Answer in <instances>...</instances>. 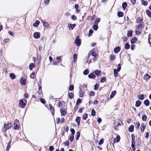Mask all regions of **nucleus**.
Instances as JSON below:
<instances>
[{
    "label": "nucleus",
    "instance_id": "864d4df0",
    "mask_svg": "<svg viewBox=\"0 0 151 151\" xmlns=\"http://www.w3.org/2000/svg\"><path fill=\"white\" fill-rule=\"evenodd\" d=\"M78 104H76V106H75L73 109V111L74 112H75L77 110L78 108Z\"/></svg>",
    "mask_w": 151,
    "mask_h": 151
},
{
    "label": "nucleus",
    "instance_id": "393cba45",
    "mask_svg": "<svg viewBox=\"0 0 151 151\" xmlns=\"http://www.w3.org/2000/svg\"><path fill=\"white\" fill-rule=\"evenodd\" d=\"M141 1L142 4L145 6H147L148 3L147 1L144 0H141Z\"/></svg>",
    "mask_w": 151,
    "mask_h": 151
},
{
    "label": "nucleus",
    "instance_id": "c9c22d12",
    "mask_svg": "<svg viewBox=\"0 0 151 151\" xmlns=\"http://www.w3.org/2000/svg\"><path fill=\"white\" fill-rule=\"evenodd\" d=\"M147 117L146 115H144L142 116V119L143 121H146Z\"/></svg>",
    "mask_w": 151,
    "mask_h": 151
},
{
    "label": "nucleus",
    "instance_id": "f8f14e48",
    "mask_svg": "<svg viewBox=\"0 0 151 151\" xmlns=\"http://www.w3.org/2000/svg\"><path fill=\"white\" fill-rule=\"evenodd\" d=\"M76 26V24H69L68 25L69 28L70 29H73Z\"/></svg>",
    "mask_w": 151,
    "mask_h": 151
},
{
    "label": "nucleus",
    "instance_id": "a19ab883",
    "mask_svg": "<svg viewBox=\"0 0 151 151\" xmlns=\"http://www.w3.org/2000/svg\"><path fill=\"white\" fill-rule=\"evenodd\" d=\"M74 138V135H70L69 139L70 142H72Z\"/></svg>",
    "mask_w": 151,
    "mask_h": 151
},
{
    "label": "nucleus",
    "instance_id": "6e6d98bb",
    "mask_svg": "<svg viewBox=\"0 0 151 151\" xmlns=\"http://www.w3.org/2000/svg\"><path fill=\"white\" fill-rule=\"evenodd\" d=\"M70 131L71 132V135H74L75 134V130L73 128H71L70 129Z\"/></svg>",
    "mask_w": 151,
    "mask_h": 151
},
{
    "label": "nucleus",
    "instance_id": "7ed1b4c3",
    "mask_svg": "<svg viewBox=\"0 0 151 151\" xmlns=\"http://www.w3.org/2000/svg\"><path fill=\"white\" fill-rule=\"evenodd\" d=\"M118 67L117 69H114V76L115 77H117L118 76V72L120 71L121 69V65L120 63L118 64Z\"/></svg>",
    "mask_w": 151,
    "mask_h": 151
},
{
    "label": "nucleus",
    "instance_id": "72a5a7b5",
    "mask_svg": "<svg viewBox=\"0 0 151 151\" xmlns=\"http://www.w3.org/2000/svg\"><path fill=\"white\" fill-rule=\"evenodd\" d=\"M9 76L12 79H14L15 78V75L13 73H10Z\"/></svg>",
    "mask_w": 151,
    "mask_h": 151
},
{
    "label": "nucleus",
    "instance_id": "774afa93",
    "mask_svg": "<svg viewBox=\"0 0 151 151\" xmlns=\"http://www.w3.org/2000/svg\"><path fill=\"white\" fill-rule=\"evenodd\" d=\"M54 149V147L52 146H50L49 147V150L50 151H53Z\"/></svg>",
    "mask_w": 151,
    "mask_h": 151
},
{
    "label": "nucleus",
    "instance_id": "cd10ccee",
    "mask_svg": "<svg viewBox=\"0 0 151 151\" xmlns=\"http://www.w3.org/2000/svg\"><path fill=\"white\" fill-rule=\"evenodd\" d=\"M127 4L126 2H124L122 3V6L123 9H125L126 7L127 6Z\"/></svg>",
    "mask_w": 151,
    "mask_h": 151
},
{
    "label": "nucleus",
    "instance_id": "1a4fd4ad",
    "mask_svg": "<svg viewBox=\"0 0 151 151\" xmlns=\"http://www.w3.org/2000/svg\"><path fill=\"white\" fill-rule=\"evenodd\" d=\"M26 79H23V77H21L20 80V83L22 85H24L26 84Z\"/></svg>",
    "mask_w": 151,
    "mask_h": 151
},
{
    "label": "nucleus",
    "instance_id": "c85d7f7f",
    "mask_svg": "<svg viewBox=\"0 0 151 151\" xmlns=\"http://www.w3.org/2000/svg\"><path fill=\"white\" fill-rule=\"evenodd\" d=\"M141 23V24H138L137 26V28L138 29H139L140 28H142L144 27V23L143 22H142Z\"/></svg>",
    "mask_w": 151,
    "mask_h": 151
},
{
    "label": "nucleus",
    "instance_id": "58836bf2",
    "mask_svg": "<svg viewBox=\"0 0 151 151\" xmlns=\"http://www.w3.org/2000/svg\"><path fill=\"white\" fill-rule=\"evenodd\" d=\"M146 13L148 16L151 18V12L149 10H147L146 11Z\"/></svg>",
    "mask_w": 151,
    "mask_h": 151
},
{
    "label": "nucleus",
    "instance_id": "680f3d73",
    "mask_svg": "<svg viewBox=\"0 0 151 151\" xmlns=\"http://www.w3.org/2000/svg\"><path fill=\"white\" fill-rule=\"evenodd\" d=\"M104 143V140L103 139H101L99 141L98 144L99 145H101L103 144Z\"/></svg>",
    "mask_w": 151,
    "mask_h": 151
},
{
    "label": "nucleus",
    "instance_id": "423d86ee",
    "mask_svg": "<svg viewBox=\"0 0 151 151\" xmlns=\"http://www.w3.org/2000/svg\"><path fill=\"white\" fill-rule=\"evenodd\" d=\"M135 135L133 134L131 135V146L135 145Z\"/></svg>",
    "mask_w": 151,
    "mask_h": 151
},
{
    "label": "nucleus",
    "instance_id": "412c9836",
    "mask_svg": "<svg viewBox=\"0 0 151 151\" xmlns=\"http://www.w3.org/2000/svg\"><path fill=\"white\" fill-rule=\"evenodd\" d=\"M40 22L39 20H36L35 22L33 24V27H37L39 24Z\"/></svg>",
    "mask_w": 151,
    "mask_h": 151
},
{
    "label": "nucleus",
    "instance_id": "f704fd0d",
    "mask_svg": "<svg viewBox=\"0 0 151 151\" xmlns=\"http://www.w3.org/2000/svg\"><path fill=\"white\" fill-rule=\"evenodd\" d=\"M115 139L113 137H112L111 138L110 143L114 145L115 143Z\"/></svg>",
    "mask_w": 151,
    "mask_h": 151
},
{
    "label": "nucleus",
    "instance_id": "49530a36",
    "mask_svg": "<svg viewBox=\"0 0 151 151\" xmlns=\"http://www.w3.org/2000/svg\"><path fill=\"white\" fill-rule=\"evenodd\" d=\"M106 79L105 77H102L100 80V82L101 83H103L106 81Z\"/></svg>",
    "mask_w": 151,
    "mask_h": 151
},
{
    "label": "nucleus",
    "instance_id": "2eb2a0df",
    "mask_svg": "<svg viewBox=\"0 0 151 151\" xmlns=\"http://www.w3.org/2000/svg\"><path fill=\"white\" fill-rule=\"evenodd\" d=\"M80 117L78 116H77L76 117L75 121L77 123L78 126H79L80 125Z\"/></svg>",
    "mask_w": 151,
    "mask_h": 151
},
{
    "label": "nucleus",
    "instance_id": "13d9d810",
    "mask_svg": "<svg viewBox=\"0 0 151 151\" xmlns=\"http://www.w3.org/2000/svg\"><path fill=\"white\" fill-rule=\"evenodd\" d=\"M38 89H39L38 93H39V94L40 95V93H41L42 92V91H40V90L42 88V86H40L39 85V83H38Z\"/></svg>",
    "mask_w": 151,
    "mask_h": 151
},
{
    "label": "nucleus",
    "instance_id": "09e8293b",
    "mask_svg": "<svg viewBox=\"0 0 151 151\" xmlns=\"http://www.w3.org/2000/svg\"><path fill=\"white\" fill-rule=\"evenodd\" d=\"M74 88V86L73 85H71L69 88V90L70 91H72L73 90Z\"/></svg>",
    "mask_w": 151,
    "mask_h": 151
},
{
    "label": "nucleus",
    "instance_id": "a18cd8bd",
    "mask_svg": "<svg viewBox=\"0 0 151 151\" xmlns=\"http://www.w3.org/2000/svg\"><path fill=\"white\" fill-rule=\"evenodd\" d=\"M100 18H97L94 22V24H97L98 23L100 22Z\"/></svg>",
    "mask_w": 151,
    "mask_h": 151
},
{
    "label": "nucleus",
    "instance_id": "20e7f679",
    "mask_svg": "<svg viewBox=\"0 0 151 151\" xmlns=\"http://www.w3.org/2000/svg\"><path fill=\"white\" fill-rule=\"evenodd\" d=\"M19 124V121L17 119L15 120L14 123V129L15 130L18 129L19 128L18 125Z\"/></svg>",
    "mask_w": 151,
    "mask_h": 151
},
{
    "label": "nucleus",
    "instance_id": "e433bc0d",
    "mask_svg": "<svg viewBox=\"0 0 151 151\" xmlns=\"http://www.w3.org/2000/svg\"><path fill=\"white\" fill-rule=\"evenodd\" d=\"M98 25L97 24H94L93 26V28L95 30H97L98 29Z\"/></svg>",
    "mask_w": 151,
    "mask_h": 151
},
{
    "label": "nucleus",
    "instance_id": "39448f33",
    "mask_svg": "<svg viewBox=\"0 0 151 151\" xmlns=\"http://www.w3.org/2000/svg\"><path fill=\"white\" fill-rule=\"evenodd\" d=\"M75 43L76 44L77 46H79L81 45V40L79 38V37H77L76 39L75 40Z\"/></svg>",
    "mask_w": 151,
    "mask_h": 151
},
{
    "label": "nucleus",
    "instance_id": "a211bd4d",
    "mask_svg": "<svg viewBox=\"0 0 151 151\" xmlns=\"http://www.w3.org/2000/svg\"><path fill=\"white\" fill-rule=\"evenodd\" d=\"M137 40V38L136 37H134L131 40V43L132 44H133L136 42Z\"/></svg>",
    "mask_w": 151,
    "mask_h": 151
},
{
    "label": "nucleus",
    "instance_id": "79ce46f5",
    "mask_svg": "<svg viewBox=\"0 0 151 151\" xmlns=\"http://www.w3.org/2000/svg\"><path fill=\"white\" fill-rule=\"evenodd\" d=\"M91 115L93 116H95L96 115V111L93 109H92Z\"/></svg>",
    "mask_w": 151,
    "mask_h": 151
},
{
    "label": "nucleus",
    "instance_id": "052dcab7",
    "mask_svg": "<svg viewBox=\"0 0 151 151\" xmlns=\"http://www.w3.org/2000/svg\"><path fill=\"white\" fill-rule=\"evenodd\" d=\"M40 101L43 104H45L46 103L45 101L42 98H40Z\"/></svg>",
    "mask_w": 151,
    "mask_h": 151
},
{
    "label": "nucleus",
    "instance_id": "e2e57ef3",
    "mask_svg": "<svg viewBox=\"0 0 151 151\" xmlns=\"http://www.w3.org/2000/svg\"><path fill=\"white\" fill-rule=\"evenodd\" d=\"M95 94L94 92L93 91H91L89 93L90 96H93Z\"/></svg>",
    "mask_w": 151,
    "mask_h": 151
},
{
    "label": "nucleus",
    "instance_id": "f03ea898",
    "mask_svg": "<svg viewBox=\"0 0 151 151\" xmlns=\"http://www.w3.org/2000/svg\"><path fill=\"white\" fill-rule=\"evenodd\" d=\"M12 126V124L11 123H8L7 124H4V128H3L2 131L3 132H5L7 129H9Z\"/></svg>",
    "mask_w": 151,
    "mask_h": 151
},
{
    "label": "nucleus",
    "instance_id": "7c9ffc66",
    "mask_svg": "<svg viewBox=\"0 0 151 151\" xmlns=\"http://www.w3.org/2000/svg\"><path fill=\"white\" fill-rule=\"evenodd\" d=\"M68 97L70 99H72L74 97L73 93L72 92L68 93Z\"/></svg>",
    "mask_w": 151,
    "mask_h": 151
},
{
    "label": "nucleus",
    "instance_id": "9b49d317",
    "mask_svg": "<svg viewBox=\"0 0 151 151\" xmlns=\"http://www.w3.org/2000/svg\"><path fill=\"white\" fill-rule=\"evenodd\" d=\"M42 22L44 26L45 27L47 28L49 26V24L48 22L45 21L43 20H42Z\"/></svg>",
    "mask_w": 151,
    "mask_h": 151
},
{
    "label": "nucleus",
    "instance_id": "69168bd1",
    "mask_svg": "<svg viewBox=\"0 0 151 151\" xmlns=\"http://www.w3.org/2000/svg\"><path fill=\"white\" fill-rule=\"evenodd\" d=\"M50 0H45L44 1V4L46 5H48L50 2Z\"/></svg>",
    "mask_w": 151,
    "mask_h": 151
},
{
    "label": "nucleus",
    "instance_id": "a878e982",
    "mask_svg": "<svg viewBox=\"0 0 151 151\" xmlns=\"http://www.w3.org/2000/svg\"><path fill=\"white\" fill-rule=\"evenodd\" d=\"M141 126H142V127L141 128V132H144L145 129L146 128V126L145 125H144V124H141Z\"/></svg>",
    "mask_w": 151,
    "mask_h": 151
},
{
    "label": "nucleus",
    "instance_id": "dca6fc26",
    "mask_svg": "<svg viewBox=\"0 0 151 151\" xmlns=\"http://www.w3.org/2000/svg\"><path fill=\"white\" fill-rule=\"evenodd\" d=\"M142 103L141 101L140 100H137L136 101L135 106L136 107H139Z\"/></svg>",
    "mask_w": 151,
    "mask_h": 151
},
{
    "label": "nucleus",
    "instance_id": "ddd939ff",
    "mask_svg": "<svg viewBox=\"0 0 151 151\" xmlns=\"http://www.w3.org/2000/svg\"><path fill=\"white\" fill-rule=\"evenodd\" d=\"M151 77L148 73H147L144 76L143 78L147 81H148Z\"/></svg>",
    "mask_w": 151,
    "mask_h": 151
},
{
    "label": "nucleus",
    "instance_id": "5fc2aeb1",
    "mask_svg": "<svg viewBox=\"0 0 151 151\" xmlns=\"http://www.w3.org/2000/svg\"><path fill=\"white\" fill-rule=\"evenodd\" d=\"M35 73L34 72H32L30 75V78L34 79V76L35 75Z\"/></svg>",
    "mask_w": 151,
    "mask_h": 151
},
{
    "label": "nucleus",
    "instance_id": "c03bdc74",
    "mask_svg": "<svg viewBox=\"0 0 151 151\" xmlns=\"http://www.w3.org/2000/svg\"><path fill=\"white\" fill-rule=\"evenodd\" d=\"M66 114V112L64 110L61 111V114L62 116H65Z\"/></svg>",
    "mask_w": 151,
    "mask_h": 151
},
{
    "label": "nucleus",
    "instance_id": "338daca9",
    "mask_svg": "<svg viewBox=\"0 0 151 151\" xmlns=\"http://www.w3.org/2000/svg\"><path fill=\"white\" fill-rule=\"evenodd\" d=\"M71 19L74 20H76L77 19L76 17L74 15H72L71 17Z\"/></svg>",
    "mask_w": 151,
    "mask_h": 151
},
{
    "label": "nucleus",
    "instance_id": "5701e85b",
    "mask_svg": "<svg viewBox=\"0 0 151 151\" xmlns=\"http://www.w3.org/2000/svg\"><path fill=\"white\" fill-rule=\"evenodd\" d=\"M116 93V91H114L111 92V94L110 96L111 99H112Z\"/></svg>",
    "mask_w": 151,
    "mask_h": 151
},
{
    "label": "nucleus",
    "instance_id": "4c0bfd02",
    "mask_svg": "<svg viewBox=\"0 0 151 151\" xmlns=\"http://www.w3.org/2000/svg\"><path fill=\"white\" fill-rule=\"evenodd\" d=\"M115 58V56L114 55H111L110 56V61H112L114 60Z\"/></svg>",
    "mask_w": 151,
    "mask_h": 151
},
{
    "label": "nucleus",
    "instance_id": "4be33fe9",
    "mask_svg": "<svg viewBox=\"0 0 151 151\" xmlns=\"http://www.w3.org/2000/svg\"><path fill=\"white\" fill-rule=\"evenodd\" d=\"M35 67V64L34 63H31L29 65V69L30 70H32L33 68Z\"/></svg>",
    "mask_w": 151,
    "mask_h": 151
},
{
    "label": "nucleus",
    "instance_id": "6ab92c4d",
    "mask_svg": "<svg viewBox=\"0 0 151 151\" xmlns=\"http://www.w3.org/2000/svg\"><path fill=\"white\" fill-rule=\"evenodd\" d=\"M11 139H11L9 141V143L7 145V147L6 148V151H9V150L10 148V147H11V144L12 143Z\"/></svg>",
    "mask_w": 151,
    "mask_h": 151
},
{
    "label": "nucleus",
    "instance_id": "4d7b16f0",
    "mask_svg": "<svg viewBox=\"0 0 151 151\" xmlns=\"http://www.w3.org/2000/svg\"><path fill=\"white\" fill-rule=\"evenodd\" d=\"M99 87V85L98 84H96L94 86V89L95 90H97L98 89Z\"/></svg>",
    "mask_w": 151,
    "mask_h": 151
},
{
    "label": "nucleus",
    "instance_id": "c756f323",
    "mask_svg": "<svg viewBox=\"0 0 151 151\" xmlns=\"http://www.w3.org/2000/svg\"><path fill=\"white\" fill-rule=\"evenodd\" d=\"M117 15L119 17H122L124 15L123 13L122 12H117Z\"/></svg>",
    "mask_w": 151,
    "mask_h": 151
},
{
    "label": "nucleus",
    "instance_id": "3c124183",
    "mask_svg": "<svg viewBox=\"0 0 151 151\" xmlns=\"http://www.w3.org/2000/svg\"><path fill=\"white\" fill-rule=\"evenodd\" d=\"M81 100L80 98H78L77 99V101H76V104H80L81 103Z\"/></svg>",
    "mask_w": 151,
    "mask_h": 151
},
{
    "label": "nucleus",
    "instance_id": "37998d69",
    "mask_svg": "<svg viewBox=\"0 0 151 151\" xmlns=\"http://www.w3.org/2000/svg\"><path fill=\"white\" fill-rule=\"evenodd\" d=\"M88 116V115L86 113L84 114L83 116V119L84 120H86Z\"/></svg>",
    "mask_w": 151,
    "mask_h": 151
},
{
    "label": "nucleus",
    "instance_id": "4468645a",
    "mask_svg": "<svg viewBox=\"0 0 151 151\" xmlns=\"http://www.w3.org/2000/svg\"><path fill=\"white\" fill-rule=\"evenodd\" d=\"M101 71L98 70H96L93 71V73L96 75L97 76H98L100 75L101 73Z\"/></svg>",
    "mask_w": 151,
    "mask_h": 151
},
{
    "label": "nucleus",
    "instance_id": "8fccbe9b",
    "mask_svg": "<svg viewBox=\"0 0 151 151\" xmlns=\"http://www.w3.org/2000/svg\"><path fill=\"white\" fill-rule=\"evenodd\" d=\"M89 73L88 70L86 69L83 72V74L85 75H86Z\"/></svg>",
    "mask_w": 151,
    "mask_h": 151
},
{
    "label": "nucleus",
    "instance_id": "aec40b11",
    "mask_svg": "<svg viewBox=\"0 0 151 151\" xmlns=\"http://www.w3.org/2000/svg\"><path fill=\"white\" fill-rule=\"evenodd\" d=\"M134 126L133 125H131L128 128V131L130 132H132L134 131Z\"/></svg>",
    "mask_w": 151,
    "mask_h": 151
},
{
    "label": "nucleus",
    "instance_id": "2f4dec72",
    "mask_svg": "<svg viewBox=\"0 0 151 151\" xmlns=\"http://www.w3.org/2000/svg\"><path fill=\"white\" fill-rule=\"evenodd\" d=\"M144 95L143 94H141L138 96V98L139 100H143L144 99Z\"/></svg>",
    "mask_w": 151,
    "mask_h": 151
},
{
    "label": "nucleus",
    "instance_id": "f257e3e1",
    "mask_svg": "<svg viewBox=\"0 0 151 151\" xmlns=\"http://www.w3.org/2000/svg\"><path fill=\"white\" fill-rule=\"evenodd\" d=\"M27 101L24 99H23L19 101V104L22 108H24L25 106L27 103Z\"/></svg>",
    "mask_w": 151,
    "mask_h": 151
},
{
    "label": "nucleus",
    "instance_id": "bb28decb",
    "mask_svg": "<svg viewBox=\"0 0 151 151\" xmlns=\"http://www.w3.org/2000/svg\"><path fill=\"white\" fill-rule=\"evenodd\" d=\"M74 7L76 9V12L78 13H79L80 12V10L78 9L79 8L78 5V4H75L74 5Z\"/></svg>",
    "mask_w": 151,
    "mask_h": 151
},
{
    "label": "nucleus",
    "instance_id": "9d476101",
    "mask_svg": "<svg viewBox=\"0 0 151 151\" xmlns=\"http://www.w3.org/2000/svg\"><path fill=\"white\" fill-rule=\"evenodd\" d=\"M121 50V47L119 46H117L115 47L114 50V52L115 53H118Z\"/></svg>",
    "mask_w": 151,
    "mask_h": 151
},
{
    "label": "nucleus",
    "instance_id": "bf43d9fd",
    "mask_svg": "<svg viewBox=\"0 0 151 151\" xmlns=\"http://www.w3.org/2000/svg\"><path fill=\"white\" fill-rule=\"evenodd\" d=\"M120 137L119 135H118L116 137V142H118L120 140Z\"/></svg>",
    "mask_w": 151,
    "mask_h": 151
},
{
    "label": "nucleus",
    "instance_id": "473e14b6",
    "mask_svg": "<svg viewBox=\"0 0 151 151\" xmlns=\"http://www.w3.org/2000/svg\"><path fill=\"white\" fill-rule=\"evenodd\" d=\"M132 35V31L131 30L128 31L127 32V36L128 37H131Z\"/></svg>",
    "mask_w": 151,
    "mask_h": 151
},
{
    "label": "nucleus",
    "instance_id": "0e129e2a",
    "mask_svg": "<svg viewBox=\"0 0 151 151\" xmlns=\"http://www.w3.org/2000/svg\"><path fill=\"white\" fill-rule=\"evenodd\" d=\"M82 91L81 89V88H80V91H79L80 97H81L83 96V94L82 93Z\"/></svg>",
    "mask_w": 151,
    "mask_h": 151
},
{
    "label": "nucleus",
    "instance_id": "b1692460",
    "mask_svg": "<svg viewBox=\"0 0 151 151\" xmlns=\"http://www.w3.org/2000/svg\"><path fill=\"white\" fill-rule=\"evenodd\" d=\"M144 104L146 106H148L150 104V102L149 100L147 99L144 101Z\"/></svg>",
    "mask_w": 151,
    "mask_h": 151
},
{
    "label": "nucleus",
    "instance_id": "0eeeda50",
    "mask_svg": "<svg viewBox=\"0 0 151 151\" xmlns=\"http://www.w3.org/2000/svg\"><path fill=\"white\" fill-rule=\"evenodd\" d=\"M40 33L39 32H35L33 34V37L35 39L40 38Z\"/></svg>",
    "mask_w": 151,
    "mask_h": 151
},
{
    "label": "nucleus",
    "instance_id": "6e6552de",
    "mask_svg": "<svg viewBox=\"0 0 151 151\" xmlns=\"http://www.w3.org/2000/svg\"><path fill=\"white\" fill-rule=\"evenodd\" d=\"M94 73H93H93H90L88 75V77L89 78H91V79H94L96 77V75H94Z\"/></svg>",
    "mask_w": 151,
    "mask_h": 151
},
{
    "label": "nucleus",
    "instance_id": "de8ad7c7",
    "mask_svg": "<svg viewBox=\"0 0 151 151\" xmlns=\"http://www.w3.org/2000/svg\"><path fill=\"white\" fill-rule=\"evenodd\" d=\"M134 124L135 125V126L136 128L137 129H138L139 128V126L140 125L139 123L138 122H137L135 123H134Z\"/></svg>",
    "mask_w": 151,
    "mask_h": 151
},
{
    "label": "nucleus",
    "instance_id": "603ef678",
    "mask_svg": "<svg viewBox=\"0 0 151 151\" xmlns=\"http://www.w3.org/2000/svg\"><path fill=\"white\" fill-rule=\"evenodd\" d=\"M77 55L76 54H74L73 55V59H74L73 61L74 62H76V61L77 60Z\"/></svg>",
    "mask_w": 151,
    "mask_h": 151
},
{
    "label": "nucleus",
    "instance_id": "ea45409f",
    "mask_svg": "<svg viewBox=\"0 0 151 151\" xmlns=\"http://www.w3.org/2000/svg\"><path fill=\"white\" fill-rule=\"evenodd\" d=\"M125 48L126 49H129L130 48V45L128 43H126L125 45Z\"/></svg>",
    "mask_w": 151,
    "mask_h": 151
},
{
    "label": "nucleus",
    "instance_id": "f3484780",
    "mask_svg": "<svg viewBox=\"0 0 151 151\" xmlns=\"http://www.w3.org/2000/svg\"><path fill=\"white\" fill-rule=\"evenodd\" d=\"M143 20V19L140 18L139 17H138L137 19L136 23H141L142 22V21Z\"/></svg>",
    "mask_w": 151,
    "mask_h": 151
}]
</instances>
